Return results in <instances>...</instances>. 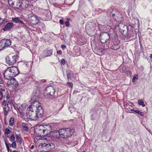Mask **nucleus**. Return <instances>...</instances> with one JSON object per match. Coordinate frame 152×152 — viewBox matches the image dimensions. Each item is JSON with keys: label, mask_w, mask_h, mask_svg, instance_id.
I'll return each mask as SVG.
<instances>
[{"label": "nucleus", "mask_w": 152, "mask_h": 152, "mask_svg": "<svg viewBox=\"0 0 152 152\" xmlns=\"http://www.w3.org/2000/svg\"><path fill=\"white\" fill-rule=\"evenodd\" d=\"M51 129L50 126L42 125L37 126L35 132L39 135H47L50 133Z\"/></svg>", "instance_id": "1"}, {"label": "nucleus", "mask_w": 152, "mask_h": 152, "mask_svg": "<svg viewBox=\"0 0 152 152\" xmlns=\"http://www.w3.org/2000/svg\"><path fill=\"white\" fill-rule=\"evenodd\" d=\"M39 102L37 101H35L32 102L31 104V109L35 110L36 109V113L38 116V118L41 117L43 115L44 112L42 106H40Z\"/></svg>", "instance_id": "2"}, {"label": "nucleus", "mask_w": 152, "mask_h": 152, "mask_svg": "<svg viewBox=\"0 0 152 152\" xmlns=\"http://www.w3.org/2000/svg\"><path fill=\"white\" fill-rule=\"evenodd\" d=\"M74 130L73 129L69 128L61 129V138L66 139L71 137L73 134Z\"/></svg>", "instance_id": "3"}, {"label": "nucleus", "mask_w": 152, "mask_h": 152, "mask_svg": "<svg viewBox=\"0 0 152 152\" xmlns=\"http://www.w3.org/2000/svg\"><path fill=\"white\" fill-rule=\"evenodd\" d=\"M31 105H30L28 108L26 114V116L28 118L31 119V120H37L38 118V116L34 110L31 109Z\"/></svg>", "instance_id": "4"}, {"label": "nucleus", "mask_w": 152, "mask_h": 152, "mask_svg": "<svg viewBox=\"0 0 152 152\" xmlns=\"http://www.w3.org/2000/svg\"><path fill=\"white\" fill-rule=\"evenodd\" d=\"M99 39L101 42L102 43L109 42L110 36L107 33L104 32L101 33L99 36Z\"/></svg>", "instance_id": "5"}, {"label": "nucleus", "mask_w": 152, "mask_h": 152, "mask_svg": "<svg viewBox=\"0 0 152 152\" xmlns=\"http://www.w3.org/2000/svg\"><path fill=\"white\" fill-rule=\"evenodd\" d=\"M116 28L121 32L123 35L125 36L128 35L127 34V25L122 23H119L118 25L116 26Z\"/></svg>", "instance_id": "6"}, {"label": "nucleus", "mask_w": 152, "mask_h": 152, "mask_svg": "<svg viewBox=\"0 0 152 152\" xmlns=\"http://www.w3.org/2000/svg\"><path fill=\"white\" fill-rule=\"evenodd\" d=\"M17 58V56L15 55L10 57L7 56L5 58V60L7 64L10 65H12L16 62Z\"/></svg>", "instance_id": "7"}, {"label": "nucleus", "mask_w": 152, "mask_h": 152, "mask_svg": "<svg viewBox=\"0 0 152 152\" xmlns=\"http://www.w3.org/2000/svg\"><path fill=\"white\" fill-rule=\"evenodd\" d=\"M8 3L10 6L19 9L20 6V0H8Z\"/></svg>", "instance_id": "8"}, {"label": "nucleus", "mask_w": 152, "mask_h": 152, "mask_svg": "<svg viewBox=\"0 0 152 152\" xmlns=\"http://www.w3.org/2000/svg\"><path fill=\"white\" fill-rule=\"evenodd\" d=\"M55 92V89L52 86H49L47 87L45 91V93L47 95L50 96H53Z\"/></svg>", "instance_id": "9"}, {"label": "nucleus", "mask_w": 152, "mask_h": 152, "mask_svg": "<svg viewBox=\"0 0 152 152\" xmlns=\"http://www.w3.org/2000/svg\"><path fill=\"white\" fill-rule=\"evenodd\" d=\"M112 16L113 19L117 22L121 21L124 20L122 15L118 12H116L115 14L113 13Z\"/></svg>", "instance_id": "10"}, {"label": "nucleus", "mask_w": 152, "mask_h": 152, "mask_svg": "<svg viewBox=\"0 0 152 152\" xmlns=\"http://www.w3.org/2000/svg\"><path fill=\"white\" fill-rule=\"evenodd\" d=\"M9 67L4 71V76L5 79L7 80H10L12 77H13L12 74L11 73Z\"/></svg>", "instance_id": "11"}, {"label": "nucleus", "mask_w": 152, "mask_h": 152, "mask_svg": "<svg viewBox=\"0 0 152 152\" xmlns=\"http://www.w3.org/2000/svg\"><path fill=\"white\" fill-rule=\"evenodd\" d=\"M40 145H41L43 148H46L48 150L54 148L55 146V145L52 143H41L39 145V146Z\"/></svg>", "instance_id": "12"}, {"label": "nucleus", "mask_w": 152, "mask_h": 152, "mask_svg": "<svg viewBox=\"0 0 152 152\" xmlns=\"http://www.w3.org/2000/svg\"><path fill=\"white\" fill-rule=\"evenodd\" d=\"M119 43L120 41L118 39L113 40L111 47V48L114 50H118L120 48Z\"/></svg>", "instance_id": "13"}, {"label": "nucleus", "mask_w": 152, "mask_h": 152, "mask_svg": "<svg viewBox=\"0 0 152 152\" xmlns=\"http://www.w3.org/2000/svg\"><path fill=\"white\" fill-rule=\"evenodd\" d=\"M11 73L12 74L13 77L18 75L19 73L18 68L15 66H12L9 67Z\"/></svg>", "instance_id": "14"}, {"label": "nucleus", "mask_w": 152, "mask_h": 152, "mask_svg": "<svg viewBox=\"0 0 152 152\" xmlns=\"http://www.w3.org/2000/svg\"><path fill=\"white\" fill-rule=\"evenodd\" d=\"M29 2L27 0H24L20 2V6L19 10H22L23 9L27 8L28 6Z\"/></svg>", "instance_id": "15"}, {"label": "nucleus", "mask_w": 152, "mask_h": 152, "mask_svg": "<svg viewBox=\"0 0 152 152\" xmlns=\"http://www.w3.org/2000/svg\"><path fill=\"white\" fill-rule=\"evenodd\" d=\"M29 20L30 22L33 25H36L39 22V20L35 15L29 17Z\"/></svg>", "instance_id": "16"}, {"label": "nucleus", "mask_w": 152, "mask_h": 152, "mask_svg": "<svg viewBox=\"0 0 152 152\" xmlns=\"http://www.w3.org/2000/svg\"><path fill=\"white\" fill-rule=\"evenodd\" d=\"M61 129L58 131L57 130H54L51 133V135L55 138L61 139Z\"/></svg>", "instance_id": "17"}, {"label": "nucleus", "mask_w": 152, "mask_h": 152, "mask_svg": "<svg viewBox=\"0 0 152 152\" xmlns=\"http://www.w3.org/2000/svg\"><path fill=\"white\" fill-rule=\"evenodd\" d=\"M12 21L14 23H20L23 24V25L22 26H23V27H27L26 26L24 22L22 20H20V18L19 17H17L12 18Z\"/></svg>", "instance_id": "18"}, {"label": "nucleus", "mask_w": 152, "mask_h": 152, "mask_svg": "<svg viewBox=\"0 0 152 152\" xmlns=\"http://www.w3.org/2000/svg\"><path fill=\"white\" fill-rule=\"evenodd\" d=\"M2 42L4 43V45L3 47V48H4L5 47H7L11 45V41L10 39H2L1 40V42L0 43V46L2 45Z\"/></svg>", "instance_id": "19"}, {"label": "nucleus", "mask_w": 152, "mask_h": 152, "mask_svg": "<svg viewBox=\"0 0 152 152\" xmlns=\"http://www.w3.org/2000/svg\"><path fill=\"white\" fill-rule=\"evenodd\" d=\"M14 26V24L12 22H9L7 23L3 28L4 31L10 30Z\"/></svg>", "instance_id": "20"}, {"label": "nucleus", "mask_w": 152, "mask_h": 152, "mask_svg": "<svg viewBox=\"0 0 152 152\" xmlns=\"http://www.w3.org/2000/svg\"><path fill=\"white\" fill-rule=\"evenodd\" d=\"M9 85H13L15 87H17L18 85V82L15 78H11L10 79Z\"/></svg>", "instance_id": "21"}, {"label": "nucleus", "mask_w": 152, "mask_h": 152, "mask_svg": "<svg viewBox=\"0 0 152 152\" xmlns=\"http://www.w3.org/2000/svg\"><path fill=\"white\" fill-rule=\"evenodd\" d=\"M22 126L23 130L24 131L28 132V128L27 127V124L23 123L22 124Z\"/></svg>", "instance_id": "22"}, {"label": "nucleus", "mask_w": 152, "mask_h": 152, "mask_svg": "<svg viewBox=\"0 0 152 152\" xmlns=\"http://www.w3.org/2000/svg\"><path fill=\"white\" fill-rule=\"evenodd\" d=\"M132 111H134L135 113L140 115L141 116H143L144 115V113L143 112H141L138 110H134V109L131 110Z\"/></svg>", "instance_id": "23"}, {"label": "nucleus", "mask_w": 152, "mask_h": 152, "mask_svg": "<svg viewBox=\"0 0 152 152\" xmlns=\"http://www.w3.org/2000/svg\"><path fill=\"white\" fill-rule=\"evenodd\" d=\"M16 142L18 143H19L20 144H21L22 142L23 141V140L19 136L16 134L15 136Z\"/></svg>", "instance_id": "24"}, {"label": "nucleus", "mask_w": 152, "mask_h": 152, "mask_svg": "<svg viewBox=\"0 0 152 152\" xmlns=\"http://www.w3.org/2000/svg\"><path fill=\"white\" fill-rule=\"evenodd\" d=\"M7 102H6L5 100H4L2 103V106L3 108H9Z\"/></svg>", "instance_id": "25"}, {"label": "nucleus", "mask_w": 152, "mask_h": 152, "mask_svg": "<svg viewBox=\"0 0 152 152\" xmlns=\"http://www.w3.org/2000/svg\"><path fill=\"white\" fill-rule=\"evenodd\" d=\"M134 29V27L132 25H129L128 26H127V32L128 31H132Z\"/></svg>", "instance_id": "26"}, {"label": "nucleus", "mask_w": 152, "mask_h": 152, "mask_svg": "<svg viewBox=\"0 0 152 152\" xmlns=\"http://www.w3.org/2000/svg\"><path fill=\"white\" fill-rule=\"evenodd\" d=\"M5 91V90L4 89H3L2 88L0 89V96H1V97L0 98V99L1 100H2V98L4 97H5L4 96H3V93Z\"/></svg>", "instance_id": "27"}, {"label": "nucleus", "mask_w": 152, "mask_h": 152, "mask_svg": "<svg viewBox=\"0 0 152 152\" xmlns=\"http://www.w3.org/2000/svg\"><path fill=\"white\" fill-rule=\"evenodd\" d=\"M14 118H11L9 121V124L10 126H12L14 124Z\"/></svg>", "instance_id": "28"}, {"label": "nucleus", "mask_w": 152, "mask_h": 152, "mask_svg": "<svg viewBox=\"0 0 152 152\" xmlns=\"http://www.w3.org/2000/svg\"><path fill=\"white\" fill-rule=\"evenodd\" d=\"M138 103L140 105H142L143 107H144L145 106L144 104L143 101L142 99L139 100L138 101Z\"/></svg>", "instance_id": "29"}, {"label": "nucleus", "mask_w": 152, "mask_h": 152, "mask_svg": "<svg viewBox=\"0 0 152 152\" xmlns=\"http://www.w3.org/2000/svg\"><path fill=\"white\" fill-rule=\"evenodd\" d=\"M15 138L14 134H12L10 137V141L13 142L14 141H15Z\"/></svg>", "instance_id": "30"}, {"label": "nucleus", "mask_w": 152, "mask_h": 152, "mask_svg": "<svg viewBox=\"0 0 152 152\" xmlns=\"http://www.w3.org/2000/svg\"><path fill=\"white\" fill-rule=\"evenodd\" d=\"M4 115L5 116L7 115L9 108H4Z\"/></svg>", "instance_id": "31"}, {"label": "nucleus", "mask_w": 152, "mask_h": 152, "mask_svg": "<svg viewBox=\"0 0 152 152\" xmlns=\"http://www.w3.org/2000/svg\"><path fill=\"white\" fill-rule=\"evenodd\" d=\"M16 146V144L15 141L12 142L11 144V147L13 148H15Z\"/></svg>", "instance_id": "32"}, {"label": "nucleus", "mask_w": 152, "mask_h": 152, "mask_svg": "<svg viewBox=\"0 0 152 152\" xmlns=\"http://www.w3.org/2000/svg\"><path fill=\"white\" fill-rule=\"evenodd\" d=\"M67 85L69 88H72L73 86V83L71 82L69 83L67 82Z\"/></svg>", "instance_id": "33"}, {"label": "nucleus", "mask_w": 152, "mask_h": 152, "mask_svg": "<svg viewBox=\"0 0 152 152\" xmlns=\"http://www.w3.org/2000/svg\"><path fill=\"white\" fill-rule=\"evenodd\" d=\"M25 65H26V68H27L30 66L31 63L30 62H28L25 63Z\"/></svg>", "instance_id": "34"}, {"label": "nucleus", "mask_w": 152, "mask_h": 152, "mask_svg": "<svg viewBox=\"0 0 152 152\" xmlns=\"http://www.w3.org/2000/svg\"><path fill=\"white\" fill-rule=\"evenodd\" d=\"M6 102H10V101L9 99H10V96L8 95H7V96L6 97Z\"/></svg>", "instance_id": "35"}, {"label": "nucleus", "mask_w": 152, "mask_h": 152, "mask_svg": "<svg viewBox=\"0 0 152 152\" xmlns=\"http://www.w3.org/2000/svg\"><path fill=\"white\" fill-rule=\"evenodd\" d=\"M10 131L8 128H6L5 129V133L7 134H8L10 133Z\"/></svg>", "instance_id": "36"}, {"label": "nucleus", "mask_w": 152, "mask_h": 152, "mask_svg": "<svg viewBox=\"0 0 152 152\" xmlns=\"http://www.w3.org/2000/svg\"><path fill=\"white\" fill-rule=\"evenodd\" d=\"M61 63L63 65H64L66 63V61L64 59H62L61 60Z\"/></svg>", "instance_id": "37"}, {"label": "nucleus", "mask_w": 152, "mask_h": 152, "mask_svg": "<svg viewBox=\"0 0 152 152\" xmlns=\"http://www.w3.org/2000/svg\"><path fill=\"white\" fill-rule=\"evenodd\" d=\"M137 75L134 76L133 77V78H132V81L133 82H134V81L137 78Z\"/></svg>", "instance_id": "38"}, {"label": "nucleus", "mask_w": 152, "mask_h": 152, "mask_svg": "<svg viewBox=\"0 0 152 152\" xmlns=\"http://www.w3.org/2000/svg\"><path fill=\"white\" fill-rule=\"evenodd\" d=\"M6 148H7V149L8 152H9L10 151V148H9V144H8L7 145H6Z\"/></svg>", "instance_id": "39"}, {"label": "nucleus", "mask_w": 152, "mask_h": 152, "mask_svg": "<svg viewBox=\"0 0 152 152\" xmlns=\"http://www.w3.org/2000/svg\"><path fill=\"white\" fill-rule=\"evenodd\" d=\"M65 24L67 27H68L69 26V23L68 21H66L65 22Z\"/></svg>", "instance_id": "40"}, {"label": "nucleus", "mask_w": 152, "mask_h": 152, "mask_svg": "<svg viewBox=\"0 0 152 152\" xmlns=\"http://www.w3.org/2000/svg\"><path fill=\"white\" fill-rule=\"evenodd\" d=\"M59 22L62 25L64 24V20L62 19H60L59 20Z\"/></svg>", "instance_id": "41"}, {"label": "nucleus", "mask_w": 152, "mask_h": 152, "mask_svg": "<svg viewBox=\"0 0 152 152\" xmlns=\"http://www.w3.org/2000/svg\"><path fill=\"white\" fill-rule=\"evenodd\" d=\"M57 53L58 54H61L62 53V51L61 50H58L57 51Z\"/></svg>", "instance_id": "42"}, {"label": "nucleus", "mask_w": 152, "mask_h": 152, "mask_svg": "<svg viewBox=\"0 0 152 152\" xmlns=\"http://www.w3.org/2000/svg\"><path fill=\"white\" fill-rule=\"evenodd\" d=\"M66 46L65 45H61V48H66Z\"/></svg>", "instance_id": "43"}, {"label": "nucleus", "mask_w": 152, "mask_h": 152, "mask_svg": "<svg viewBox=\"0 0 152 152\" xmlns=\"http://www.w3.org/2000/svg\"><path fill=\"white\" fill-rule=\"evenodd\" d=\"M101 50V51L102 52V53H103L104 51L105 50V49L103 48H101V50Z\"/></svg>", "instance_id": "44"}, {"label": "nucleus", "mask_w": 152, "mask_h": 152, "mask_svg": "<svg viewBox=\"0 0 152 152\" xmlns=\"http://www.w3.org/2000/svg\"><path fill=\"white\" fill-rule=\"evenodd\" d=\"M2 21H1V24H2V23H3V22L5 21V19H2Z\"/></svg>", "instance_id": "45"}, {"label": "nucleus", "mask_w": 152, "mask_h": 152, "mask_svg": "<svg viewBox=\"0 0 152 152\" xmlns=\"http://www.w3.org/2000/svg\"><path fill=\"white\" fill-rule=\"evenodd\" d=\"M4 142H5V145H6L8 144H7V140H6V139H4Z\"/></svg>", "instance_id": "46"}, {"label": "nucleus", "mask_w": 152, "mask_h": 152, "mask_svg": "<svg viewBox=\"0 0 152 152\" xmlns=\"http://www.w3.org/2000/svg\"><path fill=\"white\" fill-rule=\"evenodd\" d=\"M49 51L50 52V54L52 55V50H49Z\"/></svg>", "instance_id": "47"}, {"label": "nucleus", "mask_w": 152, "mask_h": 152, "mask_svg": "<svg viewBox=\"0 0 152 152\" xmlns=\"http://www.w3.org/2000/svg\"><path fill=\"white\" fill-rule=\"evenodd\" d=\"M71 75V73H69L68 74H67V76L68 77V79L69 80V75Z\"/></svg>", "instance_id": "48"}, {"label": "nucleus", "mask_w": 152, "mask_h": 152, "mask_svg": "<svg viewBox=\"0 0 152 152\" xmlns=\"http://www.w3.org/2000/svg\"><path fill=\"white\" fill-rule=\"evenodd\" d=\"M34 145H32L31 146V147H30V148L31 149H33L34 148Z\"/></svg>", "instance_id": "49"}, {"label": "nucleus", "mask_w": 152, "mask_h": 152, "mask_svg": "<svg viewBox=\"0 0 152 152\" xmlns=\"http://www.w3.org/2000/svg\"><path fill=\"white\" fill-rule=\"evenodd\" d=\"M150 57L151 59H152V54H151L150 56Z\"/></svg>", "instance_id": "50"}, {"label": "nucleus", "mask_w": 152, "mask_h": 152, "mask_svg": "<svg viewBox=\"0 0 152 152\" xmlns=\"http://www.w3.org/2000/svg\"><path fill=\"white\" fill-rule=\"evenodd\" d=\"M121 72L122 73H124V71L123 69H122V70L121 71Z\"/></svg>", "instance_id": "51"}, {"label": "nucleus", "mask_w": 152, "mask_h": 152, "mask_svg": "<svg viewBox=\"0 0 152 152\" xmlns=\"http://www.w3.org/2000/svg\"><path fill=\"white\" fill-rule=\"evenodd\" d=\"M2 18H1L0 17V23H1V21H2Z\"/></svg>", "instance_id": "52"}, {"label": "nucleus", "mask_w": 152, "mask_h": 152, "mask_svg": "<svg viewBox=\"0 0 152 152\" xmlns=\"http://www.w3.org/2000/svg\"><path fill=\"white\" fill-rule=\"evenodd\" d=\"M45 80H42V82H45Z\"/></svg>", "instance_id": "53"}, {"label": "nucleus", "mask_w": 152, "mask_h": 152, "mask_svg": "<svg viewBox=\"0 0 152 152\" xmlns=\"http://www.w3.org/2000/svg\"><path fill=\"white\" fill-rule=\"evenodd\" d=\"M12 152H18V151H17L15 150H14V151H13Z\"/></svg>", "instance_id": "54"}, {"label": "nucleus", "mask_w": 152, "mask_h": 152, "mask_svg": "<svg viewBox=\"0 0 152 152\" xmlns=\"http://www.w3.org/2000/svg\"><path fill=\"white\" fill-rule=\"evenodd\" d=\"M26 26L27 27H25V28L24 27V28H26V29H27V28H28V29H29V28H28V27H27V26Z\"/></svg>", "instance_id": "55"}, {"label": "nucleus", "mask_w": 152, "mask_h": 152, "mask_svg": "<svg viewBox=\"0 0 152 152\" xmlns=\"http://www.w3.org/2000/svg\"><path fill=\"white\" fill-rule=\"evenodd\" d=\"M26 26L27 27H25V28L24 27V28H26V29H27V28H28V29H29V28H28V27H27V26Z\"/></svg>", "instance_id": "56"}, {"label": "nucleus", "mask_w": 152, "mask_h": 152, "mask_svg": "<svg viewBox=\"0 0 152 152\" xmlns=\"http://www.w3.org/2000/svg\"><path fill=\"white\" fill-rule=\"evenodd\" d=\"M149 131V132L151 133V134H152V133H151V131L150 130V131Z\"/></svg>", "instance_id": "57"}, {"label": "nucleus", "mask_w": 152, "mask_h": 152, "mask_svg": "<svg viewBox=\"0 0 152 152\" xmlns=\"http://www.w3.org/2000/svg\"><path fill=\"white\" fill-rule=\"evenodd\" d=\"M45 139H46V140H47V137L45 138Z\"/></svg>", "instance_id": "58"}, {"label": "nucleus", "mask_w": 152, "mask_h": 152, "mask_svg": "<svg viewBox=\"0 0 152 152\" xmlns=\"http://www.w3.org/2000/svg\"><path fill=\"white\" fill-rule=\"evenodd\" d=\"M82 152H86L85 151H83Z\"/></svg>", "instance_id": "59"}, {"label": "nucleus", "mask_w": 152, "mask_h": 152, "mask_svg": "<svg viewBox=\"0 0 152 152\" xmlns=\"http://www.w3.org/2000/svg\"><path fill=\"white\" fill-rule=\"evenodd\" d=\"M0 133H1V131H0Z\"/></svg>", "instance_id": "60"}]
</instances>
